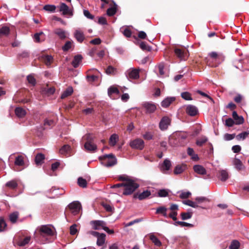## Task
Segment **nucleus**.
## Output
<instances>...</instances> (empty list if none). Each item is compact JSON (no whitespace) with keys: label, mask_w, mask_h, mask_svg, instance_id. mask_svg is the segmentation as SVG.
Segmentation results:
<instances>
[{"label":"nucleus","mask_w":249,"mask_h":249,"mask_svg":"<svg viewBox=\"0 0 249 249\" xmlns=\"http://www.w3.org/2000/svg\"><path fill=\"white\" fill-rule=\"evenodd\" d=\"M36 230L39 233V238L42 243L50 242L53 240V236L54 234V232L53 228L50 225H41L38 227Z\"/></svg>","instance_id":"nucleus-1"},{"label":"nucleus","mask_w":249,"mask_h":249,"mask_svg":"<svg viewBox=\"0 0 249 249\" xmlns=\"http://www.w3.org/2000/svg\"><path fill=\"white\" fill-rule=\"evenodd\" d=\"M139 187V185L133 179L128 180L127 182H123L124 191L123 194L125 196L131 195Z\"/></svg>","instance_id":"nucleus-2"},{"label":"nucleus","mask_w":249,"mask_h":249,"mask_svg":"<svg viewBox=\"0 0 249 249\" xmlns=\"http://www.w3.org/2000/svg\"><path fill=\"white\" fill-rule=\"evenodd\" d=\"M102 165L106 167H111L117 164V159L113 154L105 155L99 157Z\"/></svg>","instance_id":"nucleus-3"},{"label":"nucleus","mask_w":249,"mask_h":249,"mask_svg":"<svg viewBox=\"0 0 249 249\" xmlns=\"http://www.w3.org/2000/svg\"><path fill=\"white\" fill-rule=\"evenodd\" d=\"M83 138L87 140V142L84 144L85 149L90 152H94L97 149V145L93 143L91 135L88 134Z\"/></svg>","instance_id":"nucleus-4"},{"label":"nucleus","mask_w":249,"mask_h":249,"mask_svg":"<svg viewBox=\"0 0 249 249\" xmlns=\"http://www.w3.org/2000/svg\"><path fill=\"white\" fill-rule=\"evenodd\" d=\"M129 145L133 149L142 150L144 147V142L141 139H136L131 141L129 143Z\"/></svg>","instance_id":"nucleus-5"},{"label":"nucleus","mask_w":249,"mask_h":249,"mask_svg":"<svg viewBox=\"0 0 249 249\" xmlns=\"http://www.w3.org/2000/svg\"><path fill=\"white\" fill-rule=\"evenodd\" d=\"M71 212L74 215L77 214L81 209V205L78 201H73L68 206Z\"/></svg>","instance_id":"nucleus-6"},{"label":"nucleus","mask_w":249,"mask_h":249,"mask_svg":"<svg viewBox=\"0 0 249 249\" xmlns=\"http://www.w3.org/2000/svg\"><path fill=\"white\" fill-rule=\"evenodd\" d=\"M142 106L146 110V112L148 113L154 112L157 108L156 105L151 102H144L142 103Z\"/></svg>","instance_id":"nucleus-7"},{"label":"nucleus","mask_w":249,"mask_h":249,"mask_svg":"<svg viewBox=\"0 0 249 249\" xmlns=\"http://www.w3.org/2000/svg\"><path fill=\"white\" fill-rule=\"evenodd\" d=\"M128 79H137L139 78V70L135 69H130L126 72Z\"/></svg>","instance_id":"nucleus-8"},{"label":"nucleus","mask_w":249,"mask_h":249,"mask_svg":"<svg viewBox=\"0 0 249 249\" xmlns=\"http://www.w3.org/2000/svg\"><path fill=\"white\" fill-rule=\"evenodd\" d=\"M93 228L96 230H104L106 226V223L101 220H94L90 222Z\"/></svg>","instance_id":"nucleus-9"},{"label":"nucleus","mask_w":249,"mask_h":249,"mask_svg":"<svg viewBox=\"0 0 249 249\" xmlns=\"http://www.w3.org/2000/svg\"><path fill=\"white\" fill-rule=\"evenodd\" d=\"M176 55L181 60H185L188 56V52L187 50L176 48L175 50Z\"/></svg>","instance_id":"nucleus-10"},{"label":"nucleus","mask_w":249,"mask_h":249,"mask_svg":"<svg viewBox=\"0 0 249 249\" xmlns=\"http://www.w3.org/2000/svg\"><path fill=\"white\" fill-rule=\"evenodd\" d=\"M170 124V119L167 116H164L162 118L160 123L159 127L161 130H165Z\"/></svg>","instance_id":"nucleus-11"},{"label":"nucleus","mask_w":249,"mask_h":249,"mask_svg":"<svg viewBox=\"0 0 249 249\" xmlns=\"http://www.w3.org/2000/svg\"><path fill=\"white\" fill-rule=\"evenodd\" d=\"M53 33L60 39L64 40L67 38L69 34L63 29L58 28L53 30Z\"/></svg>","instance_id":"nucleus-12"},{"label":"nucleus","mask_w":249,"mask_h":249,"mask_svg":"<svg viewBox=\"0 0 249 249\" xmlns=\"http://www.w3.org/2000/svg\"><path fill=\"white\" fill-rule=\"evenodd\" d=\"M186 113L191 116H194L198 113V109L195 106L189 105L186 107Z\"/></svg>","instance_id":"nucleus-13"},{"label":"nucleus","mask_w":249,"mask_h":249,"mask_svg":"<svg viewBox=\"0 0 249 249\" xmlns=\"http://www.w3.org/2000/svg\"><path fill=\"white\" fill-rule=\"evenodd\" d=\"M73 35L76 40L79 43H82L85 39L84 33L80 29H76Z\"/></svg>","instance_id":"nucleus-14"},{"label":"nucleus","mask_w":249,"mask_h":249,"mask_svg":"<svg viewBox=\"0 0 249 249\" xmlns=\"http://www.w3.org/2000/svg\"><path fill=\"white\" fill-rule=\"evenodd\" d=\"M24 157L22 155H18L15 158L14 164L15 166L24 167L25 165Z\"/></svg>","instance_id":"nucleus-15"},{"label":"nucleus","mask_w":249,"mask_h":249,"mask_svg":"<svg viewBox=\"0 0 249 249\" xmlns=\"http://www.w3.org/2000/svg\"><path fill=\"white\" fill-rule=\"evenodd\" d=\"M59 11L62 12L63 14L64 15H72V12L70 10L69 7L64 3H61L59 6Z\"/></svg>","instance_id":"nucleus-16"},{"label":"nucleus","mask_w":249,"mask_h":249,"mask_svg":"<svg viewBox=\"0 0 249 249\" xmlns=\"http://www.w3.org/2000/svg\"><path fill=\"white\" fill-rule=\"evenodd\" d=\"M171 166V161L169 160L166 159L164 160L163 163L160 165V170L162 172H165L170 169Z\"/></svg>","instance_id":"nucleus-17"},{"label":"nucleus","mask_w":249,"mask_h":249,"mask_svg":"<svg viewBox=\"0 0 249 249\" xmlns=\"http://www.w3.org/2000/svg\"><path fill=\"white\" fill-rule=\"evenodd\" d=\"M194 171L199 175H204L207 173L206 170L204 167L200 165H195L193 167Z\"/></svg>","instance_id":"nucleus-18"},{"label":"nucleus","mask_w":249,"mask_h":249,"mask_svg":"<svg viewBox=\"0 0 249 249\" xmlns=\"http://www.w3.org/2000/svg\"><path fill=\"white\" fill-rule=\"evenodd\" d=\"M187 166L186 164H182L177 165L174 169V173L175 175L180 174L186 170Z\"/></svg>","instance_id":"nucleus-19"},{"label":"nucleus","mask_w":249,"mask_h":249,"mask_svg":"<svg viewBox=\"0 0 249 249\" xmlns=\"http://www.w3.org/2000/svg\"><path fill=\"white\" fill-rule=\"evenodd\" d=\"M175 100V98L174 97H167L161 102V106L163 107H169Z\"/></svg>","instance_id":"nucleus-20"},{"label":"nucleus","mask_w":249,"mask_h":249,"mask_svg":"<svg viewBox=\"0 0 249 249\" xmlns=\"http://www.w3.org/2000/svg\"><path fill=\"white\" fill-rule=\"evenodd\" d=\"M168 209L164 206L159 207L157 208L156 213L157 214H161L164 217L167 218L168 217V214L167 213Z\"/></svg>","instance_id":"nucleus-21"},{"label":"nucleus","mask_w":249,"mask_h":249,"mask_svg":"<svg viewBox=\"0 0 249 249\" xmlns=\"http://www.w3.org/2000/svg\"><path fill=\"white\" fill-rule=\"evenodd\" d=\"M149 239L154 244V245L158 247L161 246V242L160 240L153 233H151L149 235Z\"/></svg>","instance_id":"nucleus-22"},{"label":"nucleus","mask_w":249,"mask_h":249,"mask_svg":"<svg viewBox=\"0 0 249 249\" xmlns=\"http://www.w3.org/2000/svg\"><path fill=\"white\" fill-rule=\"evenodd\" d=\"M15 112L18 118H23L26 114L25 110L20 107H16Z\"/></svg>","instance_id":"nucleus-23"},{"label":"nucleus","mask_w":249,"mask_h":249,"mask_svg":"<svg viewBox=\"0 0 249 249\" xmlns=\"http://www.w3.org/2000/svg\"><path fill=\"white\" fill-rule=\"evenodd\" d=\"M151 195L150 191L145 190L138 195V198L140 200H143L148 198Z\"/></svg>","instance_id":"nucleus-24"},{"label":"nucleus","mask_w":249,"mask_h":249,"mask_svg":"<svg viewBox=\"0 0 249 249\" xmlns=\"http://www.w3.org/2000/svg\"><path fill=\"white\" fill-rule=\"evenodd\" d=\"M73 92L72 87H69L61 94V99H64L67 97L71 95Z\"/></svg>","instance_id":"nucleus-25"},{"label":"nucleus","mask_w":249,"mask_h":249,"mask_svg":"<svg viewBox=\"0 0 249 249\" xmlns=\"http://www.w3.org/2000/svg\"><path fill=\"white\" fill-rule=\"evenodd\" d=\"M82 57L81 55H77L74 56L73 60L72 61V65L74 68H77L80 62L81 61Z\"/></svg>","instance_id":"nucleus-26"},{"label":"nucleus","mask_w":249,"mask_h":249,"mask_svg":"<svg viewBox=\"0 0 249 249\" xmlns=\"http://www.w3.org/2000/svg\"><path fill=\"white\" fill-rule=\"evenodd\" d=\"M10 28L7 26H2L0 29V37L2 36H7L10 33Z\"/></svg>","instance_id":"nucleus-27"},{"label":"nucleus","mask_w":249,"mask_h":249,"mask_svg":"<svg viewBox=\"0 0 249 249\" xmlns=\"http://www.w3.org/2000/svg\"><path fill=\"white\" fill-rule=\"evenodd\" d=\"M233 164L235 166V167L238 170H240L243 168V165L241 161L236 157H235L233 160Z\"/></svg>","instance_id":"nucleus-28"},{"label":"nucleus","mask_w":249,"mask_h":249,"mask_svg":"<svg viewBox=\"0 0 249 249\" xmlns=\"http://www.w3.org/2000/svg\"><path fill=\"white\" fill-rule=\"evenodd\" d=\"M209 56L213 59H220L223 60L224 56L221 53H217L215 52H212L209 53Z\"/></svg>","instance_id":"nucleus-29"},{"label":"nucleus","mask_w":249,"mask_h":249,"mask_svg":"<svg viewBox=\"0 0 249 249\" xmlns=\"http://www.w3.org/2000/svg\"><path fill=\"white\" fill-rule=\"evenodd\" d=\"M5 186L11 189H15L18 186V183L16 180H12L8 181Z\"/></svg>","instance_id":"nucleus-30"},{"label":"nucleus","mask_w":249,"mask_h":249,"mask_svg":"<svg viewBox=\"0 0 249 249\" xmlns=\"http://www.w3.org/2000/svg\"><path fill=\"white\" fill-rule=\"evenodd\" d=\"M45 159L44 155L42 154L39 153L36 155L35 158V162L37 165L41 164Z\"/></svg>","instance_id":"nucleus-31"},{"label":"nucleus","mask_w":249,"mask_h":249,"mask_svg":"<svg viewBox=\"0 0 249 249\" xmlns=\"http://www.w3.org/2000/svg\"><path fill=\"white\" fill-rule=\"evenodd\" d=\"M105 234L101 233V234L97 237V245L99 246L103 245L105 242Z\"/></svg>","instance_id":"nucleus-32"},{"label":"nucleus","mask_w":249,"mask_h":249,"mask_svg":"<svg viewBox=\"0 0 249 249\" xmlns=\"http://www.w3.org/2000/svg\"><path fill=\"white\" fill-rule=\"evenodd\" d=\"M249 135V131L243 132L236 136L237 140H244Z\"/></svg>","instance_id":"nucleus-33"},{"label":"nucleus","mask_w":249,"mask_h":249,"mask_svg":"<svg viewBox=\"0 0 249 249\" xmlns=\"http://www.w3.org/2000/svg\"><path fill=\"white\" fill-rule=\"evenodd\" d=\"M119 139L118 136L116 134H112L109 138V144L112 146H114Z\"/></svg>","instance_id":"nucleus-34"},{"label":"nucleus","mask_w":249,"mask_h":249,"mask_svg":"<svg viewBox=\"0 0 249 249\" xmlns=\"http://www.w3.org/2000/svg\"><path fill=\"white\" fill-rule=\"evenodd\" d=\"M70 150V146L68 145H64L59 150L61 155H67Z\"/></svg>","instance_id":"nucleus-35"},{"label":"nucleus","mask_w":249,"mask_h":249,"mask_svg":"<svg viewBox=\"0 0 249 249\" xmlns=\"http://www.w3.org/2000/svg\"><path fill=\"white\" fill-rule=\"evenodd\" d=\"M182 202L184 204L194 208H196L199 207L196 202H194L190 200H184L182 201Z\"/></svg>","instance_id":"nucleus-36"},{"label":"nucleus","mask_w":249,"mask_h":249,"mask_svg":"<svg viewBox=\"0 0 249 249\" xmlns=\"http://www.w3.org/2000/svg\"><path fill=\"white\" fill-rule=\"evenodd\" d=\"M219 175L220 179L223 181L226 180L229 178L228 172L224 170H221L219 172Z\"/></svg>","instance_id":"nucleus-37"},{"label":"nucleus","mask_w":249,"mask_h":249,"mask_svg":"<svg viewBox=\"0 0 249 249\" xmlns=\"http://www.w3.org/2000/svg\"><path fill=\"white\" fill-rule=\"evenodd\" d=\"M19 213L18 212H14L11 213L9 215V219L10 221L13 223H16L17 221V219L18 217Z\"/></svg>","instance_id":"nucleus-38"},{"label":"nucleus","mask_w":249,"mask_h":249,"mask_svg":"<svg viewBox=\"0 0 249 249\" xmlns=\"http://www.w3.org/2000/svg\"><path fill=\"white\" fill-rule=\"evenodd\" d=\"M42 60L45 64L47 66L51 65L53 61V58L51 55H45L42 57Z\"/></svg>","instance_id":"nucleus-39"},{"label":"nucleus","mask_w":249,"mask_h":249,"mask_svg":"<svg viewBox=\"0 0 249 249\" xmlns=\"http://www.w3.org/2000/svg\"><path fill=\"white\" fill-rule=\"evenodd\" d=\"M174 225L176 226H181L182 227H192L193 226V224H192L188 223H187V222H185L179 221H175L174 223Z\"/></svg>","instance_id":"nucleus-40"},{"label":"nucleus","mask_w":249,"mask_h":249,"mask_svg":"<svg viewBox=\"0 0 249 249\" xmlns=\"http://www.w3.org/2000/svg\"><path fill=\"white\" fill-rule=\"evenodd\" d=\"M119 93V91L118 89L116 87H110L108 89V95L110 97H111V95L113 94H118Z\"/></svg>","instance_id":"nucleus-41"},{"label":"nucleus","mask_w":249,"mask_h":249,"mask_svg":"<svg viewBox=\"0 0 249 249\" xmlns=\"http://www.w3.org/2000/svg\"><path fill=\"white\" fill-rule=\"evenodd\" d=\"M43 9L49 12H54L56 9V6L54 5L47 4L44 6Z\"/></svg>","instance_id":"nucleus-42"},{"label":"nucleus","mask_w":249,"mask_h":249,"mask_svg":"<svg viewBox=\"0 0 249 249\" xmlns=\"http://www.w3.org/2000/svg\"><path fill=\"white\" fill-rule=\"evenodd\" d=\"M30 239L31 237L30 236H27L24 239L20 240L18 244L19 246H24L29 243Z\"/></svg>","instance_id":"nucleus-43"},{"label":"nucleus","mask_w":249,"mask_h":249,"mask_svg":"<svg viewBox=\"0 0 249 249\" xmlns=\"http://www.w3.org/2000/svg\"><path fill=\"white\" fill-rule=\"evenodd\" d=\"M77 183L78 185L82 188L87 187V182L86 180L81 177L78 178Z\"/></svg>","instance_id":"nucleus-44"},{"label":"nucleus","mask_w":249,"mask_h":249,"mask_svg":"<svg viewBox=\"0 0 249 249\" xmlns=\"http://www.w3.org/2000/svg\"><path fill=\"white\" fill-rule=\"evenodd\" d=\"M180 216L181 219L183 220H187L190 219L192 216V213L191 212H187V213H182L180 214Z\"/></svg>","instance_id":"nucleus-45"},{"label":"nucleus","mask_w":249,"mask_h":249,"mask_svg":"<svg viewBox=\"0 0 249 249\" xmlns=\"http://www.w3.org/2000/svg\"><path fill=\"white\" fill-rule=\"evenodd\" d=\"M208 139L205 136H202L200 138H199L198 140H197L196 143L197 145L201 146H202L204 143H205L206 142H207Z\"/></svg>","instance_id":"nucleus-46"},{"label":"nucleus","mask_w":249,"mask_h":249,"mask_svg":"<svg viewBox=\"0 0 249 249\" xmlns=\"http://www.w3.org/2000/svg\"><path fill=\"white\" fill-rule=\"evenodd\" d=\"M72 41H67L65 45L62 47V50L63 51H68L69 49H70L72 47Z\"/></svg>","instance_id":"nucleus-47"},{"label":"nucleus","mask_w":249,"mask_h":249,"mask_svg":"<svg viewBox=\"0 0 249 249\" xmlns=\"http://www.w3.org/2000/svg\"><path fill=\"white\" fill-rule=\"evenodd\" d=\"M239 246V242L236 240H234L231 243V244L229 246V249H238Z\"/></svg>","instance_id":"nucleus-48"},{"label":"nucleus","mask_w":249,"mask_h":249,"mask_svg":"<svg viewBox=\"0 0 249 249\" xmlns=\"http://www.w3.org/2000/svg\"><path fill=\"white\" fill-rule=\"evenodd\" d=\"M116 13V7H112L109 8L107 11V14L109 16H112Z\"/></svg>","instance_id":"nucleus-49"},{"label":"nucleus","mask_w":249,"mask_h":249,"mask_svg":"<svg viewBox=\"0 0 249 249\" xmlns=\"http://www.w3.org/2000/svg\"><path fill=\"white\" fill-rule=\"evenodd\" d=\"M235 137H236L235 134H231L226 133L224 135V139L226 141H231V140L233 139Z\"/></svg>","instance_id":"nucleus-50"},{"label":"nucleus","mask_w":249,"mask_h":249,"mask_svg":"<svg viewBox=\"0 0 249 249\" xmlns=\"http://www.w3.org/2000/svg\"><path fill=\"white\" fill-rule=\"evenodd\" d=\"M181 97L186 100H192L191 94L188 92H184L181 94Z\"/></svg>","instance_id":"nucleus-51"},{"label":"nucleus","mask_w":249,"mask_h":249,"mask_svg":"<svg viewBox=\"0 0 249 249\" xmlns=\"http://www.w3.org/2000/svg\"><path fill=\"white\" fill-rule=\"evenodd\" d=\"M234 124H241L244 123V119L242 116H239L237 118L234 119Z\"/></svg>","instance_id":"nucleus-52"},{"label":"nucleus","mask_w":249,"mask_h":249,"mask_svg":"<svg viewBox=\"0 0 249 249\" xmlns=\"http://www.w3.org/2000/svg\"><path fill=\"white\" fill-rule=\"evenodd\" d=\"M142 220H143L142 218L136 219L132 221H130L127 223L125 224V227H127L131 226L135 223H137L142 222Z\"/></svg>","instance_id":"nucleus-53"},{"label":"nucleus","mask_w":249,"mask_h":249,"mask_svg":"<svg viewBox=\"0 0 249 249\" xmlns=\"http://www.w3.org/2000/svg\"><path fill=\"white\" fill-rule=\"evenodd\" d=\"M43 91L48 95H52L55 91V89L53 87L47 88L44 89Z\"/></svg>","instance_id":"nucleus-54"},{"label":"nucleus","mask_w":249,"mask_h":249,"mask_svg":"<svg viewBox=\"0 0 249 249\" xmlns=\"http://www.w3.org/2000/svg\"><path fill=\"white\" fill-rule=\"evenodd\" d=\"M191 195V193L189 192V191H187V192H181L180 195H179V197L182 198V199H185V198H188Z\"/></svg>","instance_id":"nucleus-55"},{"label":"nucleus","mask_w":249,"mask_h":249,"mask_svg":"<svg viewBox=\"0 0 249 249\" xmlns=\"http://www.w3.org/2000/svg\"><path fill=\"white\" fill-rule=\"evenodd\" d=\"M158 69L159 71V73L160 75L162 76L164 75L165 74L164 71V64L163 63H160L159 64L158 66Z\"/></svg>","instance_id":"nucleus-56"},{"label":"nucleus","mask_w":249,"mask_h":249,"mask_svg":"<svg viewBox=\"0 0 249 249\" xmlns=\"http://www.w3.org/2000/svg\"><path fill=\"white\" fill-rule=\"evenodd\" d=\"M178 215V212L176 211H171V213L168 214V217L172 218L174 221H176L177 218V216Z\"/></svg>","instance_id":"nucleus-57"},{"label":"nucleus","mask_w":249,"mask_h":249,"mask_svg":"<svg viewBox=\"0 0 249 249\" xmlns=\"http://www.w3.org/2000/svg\"><path fill=\"white\" fill-rule=\"evenodd\" d=\"M76 227H77L76 224H73L70 227V233L71 235H74L77 233V230Z\"/></svg>","instance_id":"nucleus-58"},{"label":"nucleus","mask_w":249,"mask_h":249,"mask_svg":"<svg viewBox=\"0 0 249 249\" xmlns=\"http://www.w3.org/2000/svg\"><path fill=\"white\" fill-rule=\"evenodd\" d=\"M168 195V192L166 190L161 189L158 192V196L160 197H165Z\"/></svg>","instance_id":"nucleus-59"},{"label":"nucleus","mask_w":249,"mask_h":249,"mask_svg":"<svg viewBox=\"0 0 249 249\" xmlns=\"http://www.w3.org/2000/svg\"><path fill=\"white\" fill-rule=\"evenodd\" d=\"M187 153L189 155L191 156L193 159H196L197 158V156L194 154V151L193 149L191 148H188Z\"/></svg>","instance_id":"nucleus-60"},{"label":"nucleus","mask_w":249,"mask_h":249,"mask_svg":"<svg viewBox=\"0 0 249 249\" xmlns=\"http://www.w3.org/2000/svg\"><path fill=\"white\" fill-rule=\"evenodd\" d=\"M118 179L119 180L123 181L124 182H127L128 180L132 179V178H131L130 177L124 175H121L119 176Z\"/></svg>","instance_id":"nucleus-61"},{"label":"nucleus","mask_w":249,"mask_h":249,"mask_svg":"<svg viewBox=\"0 0 249 249\" xmlns=\"http://www.w3.org/2000/svg\"><path fill=\"white\" fill-rule=\"evenodd\" d=\"M234 124V121L231 118L227 119L225 121V125L229 127L232 126Z\"/></svg>","instance_id":"nucleus-62"},{"label":"nucleus","mask_w":249,"mask_h":249,"mask_svg":"<svg viewBox=\"0 0 249 249\" xmlns=\"http://www.w3.org/2000/svg\"><path fill=\"white\" fill-rule=\"evenodd\" d=\"M140 48L143 51H150V49L149 46L147 45L146 43L144 42H142L140 44Z\"/></svg>","instance_id":"nucleus-63"},{"label":"nucleus","mask_w":249,"mask_h":249,"mask_svg":"<svg viewBox=\"0 0 249 249\" xmlns=\"http://www.w3.org/2000/svg\"><path fill=\"white\" fill-rule=\"evenodd\" d=\"M28 82L32 85L36 84V79L32 75H28L27 77Z\"/></svg>","instance_id":"nucleus-64"}]
</instances>
